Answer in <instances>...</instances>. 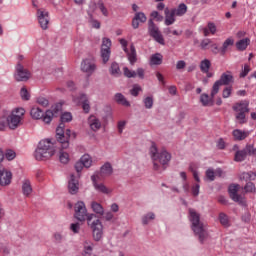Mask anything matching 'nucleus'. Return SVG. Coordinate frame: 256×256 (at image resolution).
Wrapping results in <instances>:
<instances>
[{"instance_id": "obj_11", "label": "nucleus", "mask_w": 256, "mask_h": 256, "mask_svg": "<svg viewBox=\"0 0 256 256\" xmlns=\"http://www.w3.org/2000/svg\"><path fill=\"white\" fill-rule=\"evenodd\" d=\"M14 78L16 81H29L31 79V71L19 62L15 67Z\"/></svg>"}, {"instance_id": "obj_17", "label": "nucleus", "mask_w": 256, "mask_h": 256, "mask_svg": "<svg viewBox=\"0 0 256 256\" xmlns=\"http://www.w3.org/2000/svg\"><path fill=\"white\" fill-rule=\"evenodd\" d=\"M37 19L38 23L44 31L49 29V12L45 9H38L37 10Z\"/></svg>"}, {"instance_id": "obj_63", "label": "nucleus", "mask_w": 256, "mask_h": 256, "mask_svg": "<svg viewBox=\"0 0 256 256\" xmlns=\"http://www.w3.org/2000/svg\"><path fill=\"white\" fill-rule=\"evenodd\" d=\"M186 66H187V63H185L184 60H179L176 63V69H178V70L185 69Z\"/></svg>"}, {"instance_id": "obj_59", "label": "nucleus", "mask_w": 256, "mask_h": 256, "mask_svg": "<svg viewBox=\"0 0 256 256\" xmlns=\"http://www.w3.org/2000/svg\"><path fill=\"white\" fill-rule=\"evenodd\" d=\"M199 189H200L199 184H195V185L192 186L191 191H192V195L194 197H198L199 196Z\"/></svg>"}, {"instance_id": "obj_27", "label": "nucleus", "mask_w": 256, "mask_h": 256, "mask_svg": "<svg viewBox=\"0 0 256 256\" xmlns=\"http://www.w3.org/2000/svg\"><path fill=\"white\" fill-rule=\"evenodd\" d=\"M204 37L215 35L217 33V25L213 22H208L207 26L202 29Z\"/></svg>"}, {"instance_id": "obj_21", "label": "nucleus", "mask_w": 256, "mask_h": 256, "mask_svg": "<svg viewBox=\"0 0 256 256\" xmlns=\"http://www.w3.org/2000/svg\"><path fill=\"white\" fill-rule=\"evenodd\" d=\"M91 180L94 185V188L96 189V191H98V193H103L104 195H109V193H111V189L107 188V186H105V184L97 183L96 176H92Z\"/></svg>"}, {"instance_id": "obj_26", "label": "nucleus", "mask_w": 256, "mask_h": 256, "mask_svg": "<svg viewBox=\"0 0 256 256\" xmlns=\"http://www.w3.org/2000/svg\"><path fill=\"white\" fill-rule=\"evenodd\" d=\"M165 13V25L169 26V25H173V23H175L176 21V15L173 12V10H169V8H165L164 10Z\"/></svg>"}, {"instance_id": "obj_32", "label": "nucleus", "mask_w": 256, "mask_h": 256, "mask_svg": "<svg viewBox=\"0 0 256 256\" xmlns=\"http://www.w3.org/2000/svg\"><path fill=\"white\" fill-rule=\"evenodd\" d=\"M250 43H251V40L249 38L241 39L238 42H236V49L238 51H245V49L249 47Z\"/></svg>"}, {"instance_id": "obj_10", "label": "nucleus", "mask_w": 256, "mask_h": 256, "mask_svg": "<svg viewBox=\"0 0 256 256\" xmlns=\"http://www.w3.org/2000/svg\"><path fill=\"white\" fill-rule=\"evenodd\" d=\"M65 127V124L61 123L57 129H56V145L54 146H60L62 149H68L69 148V137H65V131L63 130Z\"/></svg>"}, {"instance_id": "obj_8", "label": "nucleus", "mask_w": 256, "mask_h": 256, "mask_svg": "<svg viewBox=\"0 0 256 256\" xmlns=\"http://www.w3.org/2000/svg\"><path fill=\"white\" fill-rule=\"evenodd\" d=\"M237 149H239V146L234 145L233 151H236L234 155V161H236V163H241L245 161L248 155H255V152H256V148L254 144H248L242 150H237Z\"/></svg>"}, {"instance_id": "obj_13", "label": "nucleus", "mask_w": 256, "mask_h": 256, "mask_svg": "<svg viewBox=\"0 0 256 256\" xmlns=\"http://www.w3.org/2000/svg\"><path fill=\"white\" fill-rule=\"evenodd\" d=\"M239 189H241V186H239V184H232L229 186L228 191L230 199H232V201H235V203H239L240 205H246L245 198L238 194Z\"/></svg>"}, {"instance_id": "obj_53", "label": "nucleus", "mask_w": 256, "mask_h": 256, "mask_svg": "<svg viewBox=\"0 0 256 256\" xmlns=\"http://www.w3.org/2000/svg\"><path fill=\"white\" fill-rule=\"evenodd\" d=\"M20 95L24 101H29V92L27 91V88L23 87L20 91Z\"/></svg>"}, {"instance_id": "obj_46", "label": "nucleus", "mask_w": 256, "mask_h": 256, "mask_svg": "<svg viewBox=\"0 0 256 256\" xmlns=\"http://www.w3.org/2000/svg\"><path fill=\"white\" fill-rule=\"evenodd\" d=\"M61 121L62 123H69L70 121H73V115H71L70 112H65L61 115Z\"/></svg>"}, {"instance_id": "obj_40", "label": "nucleus", "mask_w": 256, "mask_h": 256, "mask_svg": "<svg viewBox=\"0 0 256 256\" xmlns=\"http://www.w3.org/2000/svg\"><path fill=\"white\" fill-rule=\"evenodd\" d=\"M80 161L82 162V164H84V167H86L87 169H89V167H91V164L93 163V160H91V156H89V154L83 155Z\"/></svg>"}, {"instance_id": "obj_29", "label": "nucleus", "mask_w": 256, "mask_h": 256, "mask_svg": "<svg viewBox=\"0 0 256 256\" xmlns=\"http://www.w3.org/2000/svg\"><path fill=\"white\" fill-rule=\"evenodd\" d=\"M232 135L235 141H244V139H247L249 132L240 129H235L233 130Z\"/></svg>"}, {"instance_id": "obj_62", "label": "nucleus", "mask_w": 256, "mask_h": 256, "mask_svg": "<svg viewBox=\"0 0 256 256\" xmlns=\"http://www.w3.org/2000/svg\"><path fill=\"white\" fill-rule=\"evenodd\" d=\"M70 229H71V231H73V233H79L81 226L79 225V223H72L70 225Z\"/></svg>"}, {"instance_id": "obj_41", "label": "nucleus", "mask_w": 256, "mask_h": 256, "mask_svg": "<svg viewBox=\"0 0 256 256\" xmlns=\"http://www.w3.org/2000/svg\"><path fill=\"white\" fill-rule=\"evenodd\" d=\"M94 5H96V7L101 11L104 17H109V10H107V7H105L103 1H99L97 4Z\"/></svg>"}, {"instance_id": "obj_20", "label": "nucleus", "mask_w": 256, "mask_h": 256, "mask_svg": "<svg viewBox=\"0 0 256 256\" xmlns=\"http://www.w3.org/2000/svg\"><path fill=\"white\" fill-rule=\"evenodd\" d=\"M13 179V174L8 170H0V185L5 187L11 185V180Z\"/></svg>"}, {"instance_id": "obj_1", "label": "nucleus", "mask_w": 256, "mask_h": 256, "mask_svg": "<svg viewBox=\"0 0 256 256\" xmlns=\"http://www.w3.org/2000/svg\"><path fill=\"white\" fill-rule=\"evenodd\" d=\"M63 148L59 145H56L52 143L51 140H41L38 144V147L35 151V159L37 161H45V159H50V157H53L55 153L58 151V157L60 163H63V165H67L69 163V153H67Z\"/></svg>"}, {"instance_id": "obj_7", "label": "nucleus", "mask_w": 256, "mask_h": 256, "mask_svg": "<svg viewBox=\"0 0 256 256\" xmlns=\"http://www.w3.org/2000/svg\"><path fill=\"white\" fill-rule=\"evenodd\" d=\"M233 111L236 112V121L243 125L247 123L246 113H249V101L242 100L233 106Z\"/></svg>"}, {"instance_id": "obj_19", "label": "nucleus", "mask_w": 256, "mask_h": 256, "mask_svg": "<svg viewBox=\"0 0 256 256\" xmlns=\"http://www.w3.org/2000/svg\"><path fill=\"white\" fill-rule=\"evenodd\" d=\"M73 102L76 103V105H82L84 113H89V111H91L89 97H87L86 94H79L77 97H73Z\"/></svg>"}, {"instance_id": "obj_58", "label": "nucleus", "mask_w": 256, "mask_h": 256, "mask_svg": "<svg viewBox=\"0 0 256 256\" xmlns=\"http://www.w3.org/2000/svg\"><path fill=\"white\" fill-rule=\"evenodd\" d=\"M102 217H104L105 221H112L115 215H113V212L108 211V212H104Z\"/></svg>"}, {"instance_id": "obj_56", "label": "nucleus", "mask_w": 256, "mask_h": 256, "mask_svg": "<svg viewBox=\"0 0 256 256\" xmlns=\"http://www.w3.org/2000/svg\"><path fill=\"white\" fill-rule=\"evenodd\" d=\"M249 71H251V68L248 64H245L244 69L240 73V77H247V75H249Z\"/></svg>"}, {"instance_id": "obj_25", "label": "nucleus", "mask_w": 256, "mask_h": 256, "mask_svg": "<svg viewBox=\"0 0 256 256\" xmlns=\"http://www.w3.org/2000/svg\"><path fill=\"white\" fill-rule=\"evenodd\" d=\"M221 175H223V170L221 168H217L216 170L209 168L206 170V178L208 181H215V177H221Z\"/></svg>"}, {"instance_id": "obj_36", "label": "nucleus", "mask_w": 256, "mask_h": 256, "mask_svg": "<svg viewBox=\"0 0 256 256\" xmlns=\"http://www.w3.org/2000/svg\"><path fill=\"white\" fill-rule=\"evenodd\" d=\"M161 63H163V55L156 53L151 56L150 58L151 65H161Z\"/></svg>"}, {"instance_id": "obj_4", "label": "nucleus", "mask_w": 256, "mask_h": 256, "mask_svg": "<svg viewBox=\"0 0 256 256\" xmlns=\"http://www.w3.org/2000/svg\"><path fill=\"white\" fill-rule=\"evenodd\" d=\"M189 217L192 224V231L198 237L200 243H205L209 234L203 222H201V215L195 211V209H189Z\"/></svg>"}, {"instance_id": "obj_38", "label": "nucleus", "mask_w": 256, "mask_h": 256, "mask_svg": "<svg viewBox=\"0 0 256 256\" xmlns=\"http://www.w3.org/2000/svg\"><path fill=\"white\" fill-rule=\"evenodd\" d=\"M155 219V213L149 212L146 215L142 216V225H149L150 221Z\"/></svg>"}, {"instance_id": "obj_34", "label": "nucleus", "mask_w": 256, "mask_h": 256, "mask_svg": "<svg viewBox=\"0 0 256 256\" xmlns=\"http://www.w3.org/2000/svg\"><path fill=\"white\" fill-rule=\"evenodd\" d=\"M115 101H117L119 105H123L124 107H131V103H129V101H127L125 96H123V94L121 93H117L115 95Z\"/></svg>"}, {"instance_id": "obj_9", "label": "nucleus", "mask_w": 256, "mask_h": 256, "mask_svg": "<svg viewBox=\"0 0 256 256\" xmlns=\"http://www.w3.org/2000/svg\"><path fill=\"white\" fill-rule=\"evenodd\" d=\"M89 215H94L93 213H89L87 211V206H85V202L78 201L74 205V217L77 219V221H80L81 223L85 221H89Z\"/></svg>"}, {"instance_id": "obj_47", "label": "nucleus", "mask_w": 256, "mask_h": 256, "mask_svg": "<svg viewBox=\"0 0 256 256\" xmlns=\"http://www.w3.org/2000/svg\"><path fill=\"white\" fill-rule=\"evenodd\" d=\"M200 103H202V105L204 107H207V105H209L211 103V99L209 98L208 94H202L200 96Z\"/></svg>"}, {"instance_id": "obj_15", "label": "nucleus", "mask_w": 256, "mask_h": 256, "mask_svg": "<svg viewBox=\"0 0 256 256\" xmlns=\"http://www.w3.org/2000/svg\"><path fill=\"white\" fill-rule=\"evenodd\" d=\"M81 71H83V73H87L89 77L90 75H93V72L97 71V64H95V59H84L81 63Z\"/></svg>"}, {"instance_id": "obj_16", "label": "nucleus", "mask_w": 256, "mask_h": 256, "mask_svg": "<svg viewBox=\"0 0 256 256\" xmlns=\"http://www.w3.org/2000/svg\"><path fill=\"white\" fill-rule=\"evenodd\" d=\"M101 57L103 63H107L111 57V39L109 38L102 40Z\"/></svg>"}, {"instance_id": "obj_24", "label": "nucleus", "mask_w": 256, "mask_h": 256, "mask_svg": "<svg viewBox=\"0 0 256 256\" xmlns=\"http://www.w3.org/2000/svg\"><path fill=\"white\" fill-rule=\"evenodd\" d=\"M218 81L222 85H231L234 83L235 79L233 78V74L230 71H227L221 75Z\"/></svg>"}, {"instance_id": "obj_2", "label": "nucleus", "mask_w": 256, "mask_h": 256, "mask_svg": "<svg viewBox=\"0 0 256 256\" xmlns=\"http://www.w3.org/2000/svg\"><path fill=\"white\" fill-rule=\"evenodd\" d=\"M149 155L153 163L154 171H159L162 167H165L171 161V154L165 150V148L159 150L157 149V144L152 142L149 149Z\"/></svg>"}, {"instance_id": "obj_52", "label": "nucleus", "mask_w": 256, "mask_h": 256, "mask_svg": "<svg viewBox=\"0 0 256 256\" xmlns=\"http://www.w3.org/2000/svg\"><path fill=\"white\" fill-rule=\"evenodd\" d=\"M244 189L246 193H253V191H255V184H253V182H248L246 183Z\"/></svg>"}, {"instance_id": "obj_31", "label": "nucleus", "mask_w": 256, "mask_h": 256, "mask_svg": "<svg viewBox=\"0 0 256 256\" xmlns=\"http://www.w3.org/2000/svg\"><path fill=\"white\" fill-rule=\"evenodd\" d=\"M22 192H23V195H25L26 197H29V195L33 193V187L31 186V181L27 179L23 181Z\"/></svg>"}, {"instance_id": "obj_6", "label": "nucleus", "mask_w": 256, "mask_h": 256, "mask_svg": "<svg viewBox=\"0 0 256 256\" xmlns=\"http://www.w3.org/2000/svg\"><path fill=\"white\" fill-rule=\"evenodd\" d=\"M95 217H97V215L90 214L88 216L87 225L92 229L93 238L95 239V241H101V239L103 238V223L100 219H96L93 221Z\"/></svg>"}, {"instance_id": "obj_35", "label": "nucleus", "mask_w": 256, "mask_h": 256, "mask_svg": "<svg viewBox=\"0 0 256 256\" xmlns=\"http://www.w3.org/2000/svg\"><path fill=\"white\" fill-rule=\"evenodd\" d=\"M211 69V61L209 59H204L200 62V70L202 73H209Z\"/></svg>"}, {"instance_id": "obj_49", "label": "nucleus", "mask_w": 256, "mask_h": 256, "mask_svg": "<svg viewBox=\"0 0 256 256\" xmlns=\"http://www.w3.org/2000/svg\"><path fill=\"white\" fill-rule=\"evenodd\" d=\"M233 92V87L228 86L226 87L223 92H222V97L224 99H229V97H231V93Z\"/></svg>"}, {"instance_id": "obj_12", "label": "nucleus", "mask_w": 256, "mask_h": 256, "mask_svg": "<svg viewBox=\"0 0 256 256\" xmlns=\"http://www.w3.org/2000/svg\"><path fill=\"white\" fill-rule=\"evenodd\" d=\"M120 45H122L123 51L126 53L130 64L135 65L137 63V51L135 50V45H130V50L127 48V40L121 38L119 40Z\"/></svg>"}, {"instance_id": "obj_39", "label": "nucleus", "mask_w": 256, "mask_h": 256, "mask_svg": "<svg viewBox=\"0 0 256 256\" xmlns=\"http://www.w3.org/2000/svg\"><path fill=\"white\" fill-rule=\"evenodd\" d=\"M110 73L111 75H114V77H119V75H121L119 64H117L116 62H113L110 67Z\"/></svg>"}, {"instance_id": "obj_55", "label": "nucleus", "mask_w": 256, "mask_h": 256, "mask_svg": "<svg viewBox=\"0 0 256 256\" xmlns=\"http://www.w3.org/2000/svg\"><path fill=\"white\" fill-rule=\"evenodd\" d=\"M243 179H250V181H254L256 174L253 172H247L242 174Z\"/></svg>"}, {"instance_id": "obj_45", "label": "nucleus", "mask_w": 256, "mask_h": 256, "mask_svg": "<svg viewBox=\"0 0 256 256\" xmlns=\"http://www.w3.org/2000/svg\"><path fill=\"white\" fill-rule=\"evenodd\" d=\"M212 44L213 42L211 41V39L207 38L201 41L200 47L201 49H203V51H207V49H209Z\"/></svg>"}, {"instance_id": "obj_30", "label": "nucleus", "mask_w": 256, "mask_h": 256, "mask_svg": "<svg viewBox=\"0 0 256 256\" xmlns=\"http://www.w3.org/2000/svg\"><path fill=\"white\" fill-rule=\"evenodd\" d=\"M112 173H113V167L109 162L105 163L100 169L101 177H109V175H111Z\"/></svg>"}, {"instance_id": "obj_61", "label": "nucleus", "mask_w": 256, "mask_h": 256, "mask_svg": "<svg viewBox=\"0 0 256 256\" xmlns=\"http://www.w3.org/2000/svg\"><path fill=\"white\" fill-rule=\"evenodd\" d=\"M216 146L218 149H225V140L223 138H219L216 142Z\"/></svg>"}, {"instance_id": "obj_23", "label": "nucleus", "mask_w": 256, "mask_h": 256, "mask_svg": "<svg viewBox=\"0 0 256 256\" xmlns=\"http://www.w3.org/2000/svg\"><path fill=\"white\" fill-rule=\"evenodd\" d=\"M90 207L93 213H95V215H98V217H103V215H105V208H103V205H101L99 202L92 201Z\"/></svg>"}, {"instance_id": "obj_60", "label": "nucleus", "mask_w": 256, "mask_h": 256, "mask_svg": "<svg viewBox=\"0 0 256 256\" xmlns=\"http://www.w3.org/2000/svg\"><path fill=\"white\" fill-rule=\"evenodd\" d=\"M152 19H156V21H163V16L159 14L157 11H153L151 13Z\"/></svg>"}, {"instance_id": "obj_3", "label": "nucleus", "mask_w": 256, "mask_h": 256, "mask_svg": "<svg viewBox=\"0 0 256 256\" xmlns=\"http://www.w3.org/2000/svg\"><path fill=\"white\" fill-rule=\"evenodd\" d=\"M63 111V105L61 104H55L54 106L51 107V109L47 110L44 112L41 108L39 107H33L30 110V115L32 119H42V121L46 124L49 125L51 121H53V117L59 116V114Z\"/></svg>"}, {"instance_id": "obj_57", "label": "nucleus", "mask_w": 256, "mask_h": 256, "mask_svg": "<svg viewBox=\"0 0 256 256\" xmlns=\"http://www.w3.org/2000/svg\"><path fill=\"white\" fill-rule=\"evenodd\" d=\"M83 167H85V166L81 160L76 162L75 170L77 171V175H79V173H81V171H83Z\"/></svg>"}, {"instance_id": "obj_44", "label": "nucleus", "mask_w": 256, "mask_h": 256, "mask_svg": "<svg viewBox=\"0 0 256 256\" xmlns=\"http://www.w3.org/2000/svg\"><path fill=\"white\" fill-rule=\"evenodd\" d=\"M221 85H223V84H221V82H220L219 80H217V81L214 83V85H213V87H212V91H211V97H212V99H213V97H215V95H217V93H219V89L221 88Z\"/></svg>"}, {"instance_id": "obj_54", "label": "nucleus", "mask_w": 256, "mask_h": 256, "mask_svg": "<svg viewBox=\"0 0 256 256\" xmlns=\"http://www.w3.org/2000/svg\"><path fill=\"white\" fill-rule=\"evenodd\" d=\"M139 91H141V87L139 85H134V87L130 90V93L133 95V97H137L139 95Z\"/></svg>"}, {"instance_id": "obj_64", "label": "nucleus", "mask_w": 256, "mask_h": 256, "mask_svg": "<svg viewBox=\"0 0 256 256\" xmlns=\"http://www.w3.org/2000/svg\"><path fill=\"white\" fill-rule=\"evenodd\" d=\"M125 125H127L126 121H119L118 122V133H123V129H125Z\"/></svg>"}, {"instance_id": "obj_51", "label": "nucleus", "mask_w": 256, "mask_h": 256, "mask_svg": "<svg viewBox=\"0 0 256 256\" xmlns=\"http://www.w3.org/2000/svg\"><path fill=\"white\" fill-rule=\"evenodd\" d=\"M17 154H15V151L13 150H7L6 153H5V158L8 160V161H13V159H15Z\"/></svg>"}, {"instance_id": "obj_48", "label": "nucleus", "mask_w": 256, "mask_h": 256, "mask_svg": "<svg viewBox=\"0 0 256 256\" xmlns=\"http://www.w3.org/2000/svg\"><path fill=\"white\" fill-rule=\"evenodd\" d=\"M125 77H128V79H131V77H137V72L131 71L129 68L124 67L123 68Z\"/></svg>"}, {"instance_id": "obj_14", "label": "nucleus", "mask_w": 256, "mask_h": 256, "mask_svg": "<svg viewBox=\"0 0 256 256\" xmlns=\"http://www.w3.org/2000/svg\"><path fill=\"white\" fill-rule=\"evenodd\" d=\"M148 30L151 37H153V39H155L157 43H159L160 45H165V39L163 38V35L159 31V28L155 25L153 20H149Z\"/></svg>"}, {"instance_id": "obj_33", "label": "nucleus", "mask_w": 256, "mask_h": 256, "mask_svg": "<svg viewBox=\"0 0 256 256\" xmlns=\"http://www.w3.org/2000/svg\"><path fill=\"white\" fill-rule=\"evenodd\" d=\"M235 44V40H233V38H228L224 41V43L222 44V47L220 48V53L222 55H225L227 53V50L230 47H233V45Z\"/></svg>"}, {"instance_id": "obj_37", "label": "nucleus", "mask_w": 256, "mask_h": 256, "mask_svg": "<svg viewBox=\"0 0 256 256\" xmlns=\"http://www.w3.org/2000/svg\"><path fill=\"white\" fill-rule=\"evenodd\" d=\"M93 253V244L90 241L84 242V256H91Z\"/></svg>"}, {"instance_id": "obj_28", "label": "nucleus", "mask_w": 256, "mask_h": 256, "mask_svg": "<svg viewBox=\"0 0 256 256\" xmlns=\"http://www.w3.org/2000/svg\"><path fill=\"white\" fill-rule=\"evenodd\" d=\"M188 9L189 8L185 3H180L178 7L172 8V11L176 17H183L187 13Z\"/></svg>"}, {"instance_id": "obj_50", "label": "nucleus", "mask_w": 256, "mask_h": 256, "mask_svg": "<svg viewBox=\"0 0 256 256\" xmlns=\"http://www.w3.org/2000/svg\"><path fill=\"white\" fill-rule=\"evenodd\" d=\"M134 18H136L140 23H145V21H147V16H145L143 12L136 13Z\"/></svg>"}, {"instance_id": "obj_43", "label": "nucleus", "mask_w": 256, "mask_h": 256, "mask_svg": "<svg viewBox=\"0 0 256 256\" xmlns=\"http://www.w3.org/2000/svg\"><path fill=\"white\" fill-rule=\"evenodd\" d=\"M144 107L145 109H153V96H147L143 99Z\"/></svg>"}, {"instance_id": "obj_18", "label": "nucleus", "mask_w": 256, "mask_h": 256, "mask_svg": "<svg viewBox=\"0 0 256 256\" xmlns=\"http://www.w3.org/2000/svg\"><path fill=\"white\" fill-rule=\"evenodd\" d=\"M79 177L80 174H71L68 180V191L71 195H77L79 193Z\"/></svg>"}, {"instance_id": "obj_42", "label": "nucleus", "mask_w": 256, "mask_h": 256, "mask_svg": "<svg viewBox=\"0 0 256 256\" xmlns=\"http://www.w3.org/2000/svg\"><path fill=\"white\" fill-rule=\"evenodd\" d=\"M219 221L221 225H223V227H229V217L227 216V214L221 212L219 214Z\"/></svg>"}, {"instance_id": "obj_5", "label": "nucleus", "mask_w": 256, "mask_h": 256, "mask_svg": "<svg viewBox=\"0 0 256 256\" xmlns=\"http://www.w3.org/2000/svg\"><path fill=\"white\" fill-rule=\"evenodd\" d=\"M23 117H25V109L16 108L7 117V125L9 129L15 130L23 125Z\"/></svg>"}, {"instance_id": "obj_22", "label": "nucleus", "mask_w": 256, "mask_h": 256, "mask_svg": "<svg viewBox=\"0 0 256 256\" xmlns=\"http://www.w3.org/2000/svg\"><path fill=\"white\" fill-rule=\"evenodd\" d=\"M88 125L92 131H99V129H101V120H99L97 116L91 115L88 118Z\"/></svg>"}]
</instances>
